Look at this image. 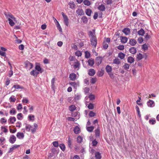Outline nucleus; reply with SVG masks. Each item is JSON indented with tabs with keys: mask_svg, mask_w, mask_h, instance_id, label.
I'll use <instances>...</instances> for the list:
<instances>
[{
	"mask_svg": "<svg viewBox=\"0 0 159 159\" xmlns=\"http://www.w3.org/2000/svg\"><path fill=\"white\" fill-rule=\"evenodd\" d=\"M4 14L7 19H8L9 25L11 26H14L15 23L13 22V20L15 21L16 18L12 14L9 12H5Z\"/></svg>",
	"mask_w": 159,
	"mask_h": 159,
	"instance_id": "f257e3e1",
	"label": "nucleus"
},
{
	"mask_svg": "<svg viewBox=\"0 0 159 159\" xmlns=\"http://www.w3.org/2000/svg\"><path fill=\"white\" fill-rule=\"evenodd\" d=\"M64 20V24L66 26H68L69 24V19L67 15H66L64 12H62L61 13Z\"/></svg>",
	"mask_w": 159,
	"mask_h": 159,
	"instance_id": "f03ea898",
	"label": "nucleus"
},
{
	"mask_svg": "<svg viewBox=\"0 0 159 159\" xmlns=\"http://www.w3.org/2000/svg\"><path fill=\"white\" fill-rule=\"evenodd\" d=\"M91 44L96 47L97 43V40L96 36H93L90 39Z\"/></svg>",
	"mask_w": 159,
	"mask_h": 159,
	"instance_id": "7ed1b4c3",
	"label": "nucleus"
},
{
	"mask_svg": "<svg viewBox=\"0 0 159 159\" xmlns=\"http://www.w3.org/2000/svg\"><path fill=\"white\" fill-rule=\"evenodd\" d=\"M16 140V138L14 135H11L9 139V142L11 144H13Z\"/></svg>",
	"mask_w": 159,
	"mask_h": 159,
	"instance_id": "20e7f679",
	"label": "nucleus"
},
{
	"mask_svg": "<svg viewBox=\"0 0 159 159\" xmlns=\"http://www.w3.org/2000/svg\"><path fill=\"white\" fill-rule=\"evenodd\" d=\"M122 32L125 34L126 35H129L130 33V30L128 28H125L122 30Z\"/></svg>",
	"mask_w": 159,
	"mask_h": 159,
	"instance_id": "39448f33",
	"label": "nucleus"
},
{
	"mask_svg": "<svg viewBox=\"0 0 159 159\" xmlns=\"http://www.w3.org/2000/svg\"><path fill=\"white\" fill-rule=\"evenodd\" d=\"M137 41L134 39H130L129 40V43L132 46H135L137 43Z\"/></svg>",
	"mask_w": 159,
	"mask_h": 159,
	"instance_id": "423d86ee",
	"label": "nucleus"
},
{
	"mask_svg": "<svg viewBox=\"0 0 159 159\" xmlns=\"http://www.w3.org/2000/svg\"><path fill=\"white\" fill-rule=\"evenodd\" d=\"M40 73L35 69L32 70L30 72V75L34 76H37Z\"/></svg>",
	"mask_w": 159,
	"mask_h": 159,
	"instance_id": "0eeeda50",
	"label": "nucleus"
},
{
	"mask_svg": "<svg viewBox=\"0 0 159 159\" xmlns=\"http://www.w3.org/2000/svg\"><path fill=\"white\" fill-rule=\"evenodd\" d=\"M121 42L122 43H126L128 41V38L125 36H121L120 37Z\"/></svg>",
	"mask_w": 159,
	"mask_h": 159,
	"instance_id": "6e6552de",
	"label": "nucleus"
},
{
	"mask_svg": "<svg viewBox=\"0 0 159 159\" xmlns=\"http://www.w3.org/2000/svg\"><path fill=\"white\" fill-rule=\"evenodd\" d=\"M76 78V75L74 73H71L69 75V78L72 80H75Z\"/></svg>",
	"mask_w": 159,
	"mask_h": 159,
	"instance_id": "1a4fd4ad",
	"label": "nucleus"
},
{
	"mask_svg": "<svg viewBox=\"0 0 159 159\" xmlns=\"http://www.w3.org/2000/svg\"><path fill=\"white\" fill-rule=\"evenodd\" d=\"M24 125H25V129L28 132L30 131L31 128H32V127L30 125L26 123H25L24 124Z\"/></svg>",
	"mask_w": 159,
	"mask_h": 159,
	"instance_id": "9d476101",
	"label": "nucleus"
},
{
	"mask_svg": "<svg viewBox=\"0 0 159 159\" xmlns=\"http://www.w3.org/2000/svg\"><path fill=\"white\" fill-rule=\"evenodd\" d=\"M19 146V145H18L16 144H15L13 145L10 148L8 152V153H9L11 152L14 149L18 148Z\"/></svg>",
	"mask_w": 159,
	"mask_h": 159,
	"instance_id": "9b49d317",
	"label": "nucleus"
},
{
	"mask_svg": "<svg viewBox=\"0 0 159 159\" xmlns=\"http://www.w3.org/2000/svg\"><path fill=\"white\" fill-rule=\"evenodd\" d=\"M35 69L40 73H42L43 72V70L40 67L39 65H36L35 66Z\"/></svg>",
	"mask_w": 159,
	"mask_h": 159,
	"instance_id": "f8f14e48",
	"label": "nucleus"
},
{
	"mask_svg": "<svg viewBox=\"0 0 159 159\" xmlns=\"http://www.w3.org/2000/svg\"><path fill=\"white\" fill-rule=\"evenodd\" d=\"M16 136L19 139H22L24 138V135L23 133L18 132L16 134Z\"/></svg>",
	"mask_w": 159,
	"mask_h": 159,
	"instance_id": "ddd939ff",
	"label": "nucleus"
},
{
	"mask_svg": "<svg viewBox=\"0 0 159 159\" xmlns=\"http://www.w3.org/2000/svg\"><path fill=\"white\" fill-rule=\"evenodd\" d=\"M129 51L131 54H135L137 52V49L135 47H132L129 48Z\"/></svg>",
	"mask_w": 159,
	"mask_h": 159,
	"instance_id": "4468645a",
	"label": "nucleus"
},
{
	"mask_svg": "<svg viewBox=\"0 0 159 159\" xmlns=\"http://www.w3.org/2000/svg\"><path fill=\"white\" fill-rule=\"evenodd\" d=\"M147 105L149 107H153L154 106V102L152 100H150L148 102Z\"/></svg>",
	"mask_w": 159,
	"mask_h": 159,
	"instance_id": "2eb2a0df",
	"label": "nucleus"
},
{
	"mask_svg": "<svg viewBox=\"0 0 159 159\" xmlns=\"http://www.w3.org/2000/svg\"><path fill=\"white\" fill-rule=\"evenodd\" d=\"M76 12L80 16H81L84 14V10L82 9H78L76 10Z\"/></svg>",
	"mask_w": 159,
	"mask_h": 159,
	"instance_id": "dca6fc26",
	"label": "nucleus"
},
{
	"mask_svg": "<svg viewBox=\"0 0 159 159\" xmlns=\"http://www.w3.org/2000/svg\"><path fill=\"white\" fill-rule=\"evenodd\" d=\"M128 62L130 64L133 63L134 61V58L131 56H129L128 57L127 59Z\"/></svg>",
	"mask_w": 159,
	"mask_h": 159,
	"instance_id": "f3484780",
	"label": "nucleus"
},
{
	"mask_svg": "<svg viewBox=\"0 0 159 159\" xmlns=\"http://www.w3.org/2000/svg\"><path fill=\"white\" fill-rule=\"evenodd\" d=\"M105 69L108 73L111 72L112 70V67L109 65H107L106 66Z\"/></svg>",
	"mask_w": 159,
	"mask_h": 159,
	"instance_id": "a211bd4d",
	"label": "nucleus"
},
{
	"mask_svg": "<svg viewBox=\"0 0 159 159\" xmlns=\"http://www.w3.org/2000/svg\"><path fill=\"white\" fill-rule=\"evenodd\" d=\"M95 157L96 159H101V153L98 152H96L95 153Z\"/></svg>",
	"mask_w": 159,
	"mask_h": 159,
	"instance_id": "6ab92c4d",
	"label": "nucleus"
},
{
	"mask_svg": "<svg viewBox=\"0 0 159 159\" xmlns=\"http://www.w3.org/2000/svg\"><path fill=\"white\" fill-rule=\"evenodd\" d=\"M95 73L94 70L93 69H90L89 70V74L91 76H93Z\"/></svg>",
	"mask_w": 159,
	"mask_h": 159,
	"instance_id": "aec40b11",
	"label": "nucleus"
},
{
	"mask_svg": "<svg viewBox=\"0 0 159 159\" xmlns=\"http://www.w3.org/2000/svg\"><path fill=\"white\" fill-rule=\"evenodd\" d=\"M98 9L101 11H104L105 10V6L103 4L99 5L98 7Z\"/></svg>",
	"mask_w": 159,
	"mask_h": 159,
	"instance_id": "412c9836",
	"label": "nucleus"
},
{
	"mask_svg": "<svg viewBox=\"0 0 159 159\" xmlns=\"http://www.w3.org/2000/svg\"><path fill=\"white\" fill-rule=\"evenodd\" d=\"M16 121V118L15 117H10L8 120V121H10V123L11 124H13Z\"/></svg>",
	"mask_w": 159,
	"mask_h": 159,
	"instance_id": "4be33fe9",
	"label": "nucleus"
},
{
	"mask_svg": "<svg viewBox=\"0 0 159 159\" xmlns=\"http://www.w3.org/2000/svg\"><path fill=\"white\" fill-rule=\"evenodd\" d=\"M70 84L76 89L77 87L79 86L78 84L75 82H71L70 83Z\"/></svg>",
	"mask_w": 159,
	"mask_h": 159,
	"instance_id": "5701e85b",
	"label": "nucleus"
},
{
	"mask_svg": "<svg viewBox=\"0 0 159 159\" xmlns=\"http://www.w3.org/2000/svg\"><path fill=\"white\" fill-rule=\"evenodd\" d=\"M74 132L75 134H78L80 133V129L78 126H76L74 129Z\"/></svg>",
	"mask_w": 159,
	"mask_h": 159,
	"instance_id": "b1692460",
	"label": "nucleus"
},
{
	"mask_svg": "<svg viewBox=\"0 0 159 159\" xmlns=\"http://www.w3.org/2000/svg\"><path fill=\"white\" fill-rule=\"evenodd\" d=\"M145 31L143 29L141 28L138 32V34L139 35L143 36L145 34Z\"/></svg>",
	"mask_w": 159,
	"mask_h": 159,
	"instance_id": "393cba45",
	"label": "nucleus"
},
{
	"mask_svg": "<svg viewBox=\"0 0 159 159\" xmlns=\"http://www.w3.org/2000/svg\"><path fill=\"white\" fill-rule=\"evenodd\" d=\"M120 63V61L119 59L116 58L113 60V64L119 65Z\"/></svg>",
	"mask_w": 159,
	"mask_h": 159,
	"instance_id": "a878e982",
	"label": "nucleus"
},
{
	"mask_svg": "<svg viewBox=\"0 0 159 159\" xmlns=\"http://www.w3.org/2000/svg\"><path fill=\"white\" fill-rule=\"evenodd\" d=\"M95 134L96 137H98L100 135V131L99 128H98L95 130Z\"/></svg>",
	"mask_w": 159,
	"mask_h": 159,
	"instance_id": "bb28decb",
	"label": "nucleus"
},
{
	"mask_svg": "<svg viewBox=\"0 0 159 159\" xmlns=\"http://www.w3.org/2000/svg\"><path fill=\"white\" fill-rule=\"evenodd\" d=\"M125 54L121 52L119 53L118 54V57H119L121 59H123L125 57Z\"/></svg>",
	"mask_w": 159,
	"mask_h": 159,
	"instance_id": "cd10ccee",
	"label": "nucleus"
},
{
	"mask_svg": "<svg viewBox=\"0 0 159 159\" xmlns=\"http://www.w3.org/2000/svg\"><path fill=\"white\" fill-rule=\"evenodd\" d=\"M25 66L27 67H28L30 69L32 68L33 66V65L32 63L29 62V61L25 63Z\"/></svg>",
	"mask_w": 159,
	"mask_h": 159,
	"instance_id": "c85d7f7f",
	"label": "nucleus"
},
{
	"mask_svg": "<svg viewBox=\"0 0 159 159\" xmlns=\"http://www.w3.org/2000/svg\"><path fill=\"white\" fill-rule=\"evenodd\" d=\"M88 62L89 65L91 66H93L94 63V60L92 59H89Z\"/></svg>",
	"mask_w": 159,
	"mask_h": 159,
	"instance_id": "c756f323",
	"label": "nucleus"
},
{
	"mask_svg": "<svg viewBox=\"0 0 159 159\" xmlns=\"http://www.w3.org/2000/svg\"><path fill=\"white\" fill-rule=\"evenodd\" d=\"M68 145L69 147L70 148H72V140L70 138H69L68 141Z\"/></svg>",
	"mask_w": 159,
	"mask_h": 159,
	"instance_id": "7c9ffc66",
	"label": "nucleus"
},
{
	"mask_svg": "<svg viewBox=\"0 0 159 159\" xmlns=\"http://www.w3.org/2000/svg\"><path fill=\"white\" fill-rule=\"evenodd\" d=\"M55 81V79L54 78H52L51 80V86L53 90H54L55 89V84L54 83Z\"/></svg>",
	"mask_w": 159,
	"mask_h": 159,
	"instance_id": "2f4dec72",
	"label": "nucleus"
},
{
	"mask_svg": "<svg viewBox=\"0 0 159 159\" xmlns=\"http://www.w3.org/2000/svg\"><path fill=\"white\" fill-rule=\"evenodd\" d=\"M104 74V70H99L97 73V75L99 76H102Z\"/></svg>",
	"mask_w": 159,
	"mask_h": 159,
	"instance_id": "473e14b6",
	"label": "nucleus"
},
{
	"mask_svg": "<svg viewBox=\"0 0 159 159\" xmlns=\"http://www.w3.org/2000/svg\"><path fill=\"white\" fill-rule=\"evenodd\" d=\"M86 14L88 16H90L92 13V11L90 9H87L85 11Z\"/></svg>",
	"mask_w": 159,
	"mask_h": 159,
	"instance_id": "72a5a7b5",
	"label": "nucleus"
},
{
	"mask_svg": "<svg viewBox=\"0 0 159 159\" xmlns=\"http://www.w3.org/2000/svg\"><path fill=\"white\" fill-rule=\"evenodd\" d=\"M76 107L75 105H71L69 106V110L71 111H73L76 109Z\"/></svg>",
	"mask_w": 159,
	"mask_h": 159,
	"instance_id": "f704fd0d",
	"label": "nucleus"
},
{
	"mask_svg": "<svg viewBox=\"0 0 159 159\" xmlns=\"http://www.w3.org/2000/svg\"><path fill=\"white\" fill-rule=\"evenodd\" d=\"M83 3L87 6H89L91 4L89 0H84L83 1Z\"/></svg>",
	"mask_w": 159,
	"mask_h": 159,
	"instance_id": "c9c22d12",
	"label": "nucleus"
},
{
	"mask_svg": "<svg viewBox=\"0 0 159 159\" xmlns=\"http://www.w3.org/2000/svg\"><path fill=\"white\" fill-rule=\"evenodd\" d=\"M69 5L70 6L69 7L71 9H73L75 6L74 2L72 1L70 2L69 3Z\"/></svg>",
	"mask_w": 159,
	"mask_h": 159,
	"instance_id": "e433bc0d",
	"label": "nucleus"
},
{
	"mask_svg": "<svg viewBox=\"0 0 159 159\" xmlns=\"http://www.w3.org/2000/svg\"><path fill=\"white\" fill-rule=\"evenodd\" d=\"M81 20L84 23H87L88 21L87 17L85 16H84L82 17L81 18Z\"/></svg>",
	"mask_w": 159,
	"mask_h": 159,
	"instance_id": "4c0bfd02",
	"label": "nucleus"
},
{
	"mask_svg": "<svg viewBox=\"0 0 159 159\" xmlns=\"http://www.w3.org/2000/svg\"><path fill=\"white\" fill-rule=\"evenodd\" d=\"M123 66L125 70H128V69H129L130 65L127 63H125V64Z\"/></svg>",
	"mask_w": 159,
	"mask_h": 159,
	"instance_id": "58836bf2",
	"label": "nucleus"
},
{
	"mask_svg": "<svg viewBox=\"0 0 159 159\" xmlns=\"http://www.w3.org/2000/svg\"><path fill=\"white\" fill-rule=\"evenodd\" d=\"M80 65V63L78 61H77L76 62H75V65L74 66L75 68L76 69L78 68V69L79 68Z\"/></svg>",
	"mask_w": 159,
	"mask_h": 159,
	"instance_id": "ea45409f",
	"label": "nucleus"
},
{
	"mask_svg": "<svg viewBox=\"0 0 159 159\" xmlns=\"http://www.w3.org/2000/svg\"><path fill=\"white\" fill-rule=\"evenodd\" d=\"M96 60L98 64H100L102 62V59L100 57H98L96 58Z\"/></svg>",
	"mask_w": 159,
	"mask_h": 159,
	"instance_id": "a19ab883",
	"label": "nucleus"
},
{
	"mask_svg": "<svg viewBox=\"0 0 159 159\" xmlns=\"http://www.w3.org/2000/svg\"><path fill=\"white\" fill-rule=\"evenodd\" d=\"M86 129L89 132H91L93 130L94 127L92 126L88 127H87Z\"/></svg>",
	"mask_w": 159,
	"mask_h": 159,
	"instance_id": "79ce46f5",
	"label": "nucleus"
},
{
	"mask_svg": "<svg viewBox=\"0 0 159 159\" xmlns=\"http://www.w3.org/2000/svg\"><path fill=\"white\" fill-rule=\"evenodd\" d=\"M12 88H14L15 89H23V87L18 85H14L12 87Z\"/></svg>",
	"mask_w": 159,
	"mask_h": 159,
	"instance_id": "37998d69",
	"label": "nucleus"
},
{
	"mask_svg": "<svg viewBox=\"0 0 159 159\" xmlns=\"http://www.w3.org/2000/svg\"><path fill=\"white\" fill-rule=\"evenodd\" d=\"M82 54V52L79 50L77 51L76 52H75V55L78 56V57H80L81 56Z\"/></svg>",
	"mask_w": 159,
	"mask_h": 159,
	"instance_id": "c03bdc74",
	"label": "nucleus"
},
{
	"mask_svg": "<svg viewBox=\"0 0 159 159\" xmlns=\"http://www.w3.org/2000/svg\"><path fill=\"white\" fill-rule=\"evenodd\" d=\"M59 147L62 151H64L65 150V146L63 143L60 144Z\"/></svg>",
	"mask_w": 159,
	"mask_h": 159,
	"instance_id": "a18cd8bd",
	"label": "nucleus"
},
{
	"mask_svg": "<svg viewBox=\"0 0 159 159\" xmlns=\"http://www.w3.org/2000/svg\"><path fill=\"white\" fill-rule=\"evenodd\" d=\"M143 55L140 53H139L137 55V59L138 60H141L143 58Z\"/></svg>",
	"mask_w": 159,
	"mask_h": 159,
	"instance_id": "49530a36",
	"label": "nucleus"
},
{
	"mask_svg": "<svg viewBox=\"0 0 159 159\" xmlns=\"http://www.w3.org/2000/svg\"><path fill=\"white\" fill-rule=\"evenodd\" d=\"M83 140L82 138L80 136H79L77 138V142L79 143H81Z\"/></svg>",
	"mask_w": 159,
	"mask_h": 159,
	"instance_id": "de8ad7c7",
	"label": "nucleus"
},
{
	"mask_svg": "<svg viewBox=\"0 0 159 159\" xmlns=\"http://www.w3.org/2000/svg\"><path fill=\"white\" fill-rule=\"evenodd\" d=\"M14 96H11L9 98V100L10 102H15L16 100V98L14 97Z\"/></svg>",
	"mask_w": 159,
	"mask_h": 159,
	"instance_id": "09e8293b",
	"label": "nucleus"
},
{
	"mask_svg": "<svg viewBox=\"0 0 159 159\" xmlns=\"http://www.w3.org/2000/svg\"><path fill=\"white\" fill-rule=\"evenodd\" d=\"M6 127H7V126H2L1 127V129H2V131L4 133H7L8 132V130Z\"/></svg>",
	"mask_w": 159,
	"mask_h": 159,
	"instance_id": "8fccbe9b",
	"label": "nucleus"
},
{
	"mask_svg": "<svg viewBox=\"0 0 159 159\" xmlns=\"http://www.w3.org/2000/svg\"><path fill=\"white\" fill-rule=\"evenodd\" d=\"M85 57L88 58H89L90 56V53L88 51H86L85 52Z\"/></svg>",
	"mask_w": 159,
	"mask_h": 159,
	"instance_id": "3c124183",
	"label": "nucleus"
},
{
	"mask_svg": "<svg viewBox=\"0 0 159 159\" xmlns=\"http://www.w3.org/2000/svg\"><path fill=\"white\" fill-rule=\"evenodd\" d=\"M117 48L120 50H122L124 49V46L123 45H119L117 47Z\"/></svg>",
	"mask_w": 159,
	"mask_h": 159,
	"instance_id": "603ef678",
	"label": "nucleus"
},
{
	"mask_svg": "<svg viewBox=\"0 0 159 159\" xmlns=\"http://www.w3.org/2000/svg\"><path fill=\"white\" fill-rule=\"evenodd\" d=\"M88 108L89 109L92 110L94 108V105L93 104L91 103H90L88 106Z\"/></svg>",
	"mask_w": 159,
	"mask_h": 159,
	"instance_id": "864d4df0",
	"label": "nucleus"
},
{
	"mask_svg": "<svg viewBox=\"0 0 159 159\" xmlns=\"http://www.w3.org/2000/svg\"><path fill=\"white\" fill-rule=\"evenodd\" d=\"M98 143V142L96 139L93 140L92 143V145L93 146H96Z\"/></svg>",
	"mask_w": 159,
	"mask_h": 159,
	"instance_id": "5fc2aeb1",
	"label": "nucleus"
},
{
	"mask_svg": "<svg viewBox=\"0 0 159 159\" xmlns=\"http://www.w3.org/2000/svg\"><path fill=\"white\" fill-rule=\"evenodd\" d=\"M16 112V111L14 108H12L11 110L10 111V114H13L14 115L15 114Z\"/></svg>",
	"mask_w": 159,
	"mask_h": 159,
	"instance_id": "6e6d98bb",
	"label": "nucleus"
},
{
	"mask_svg": "<svg viewBox=\"0 0 159 159\" xmlns=\"http://www.w3.org/2000/svg\"><path fill=\"white\" fill-rule=\"evenodd\" d=\"M0 122L2 124H3L6 123L7 122V120L4 118H2L0 119Z\"/></svg>",
	"mask_w": 159,
	"mask_h": 159,
	"instance_id": "4d7b16f0",
	"label": "nucleus"
},
{
	"mask_svg": "<svg viewBox=\"0 0 159 159\" xmlns=\"http://www.w3.org/2000/svg\"><path fill=\"white\" fill-rule=\"evenodd\" d=\"M22 117V114L21 113H19L17 115V118L18 120H21Z\"/></svg>",
	"mask_w": 159,
	"mask_h": 159,
	"instance_id": "13d9d810",
	"label": "nucleus"
},
{
	"mask_svg": "<svg viewBox=\"0 0 159 159\" xmlns=\"http://www.w3.org/2000/svg\"><path fill=\"white\" fill-rule=\"evenodd\" d=\"M149 123L152 125L154 124L156 122V121L155 119H150L149 121Z\"/></svg>",
	"mask_w": 159,
	"mask_h": 159,
	"instance_id": "bf43d9fd",
	"label": "nucleus"
},
{
	"mask_svg": "<svg viewBox=\"0 0 159 159\" xmlns=\"http://www.w3.org/2000/svg\"><path fill=\"white\" fill-rule=\"evenodd\" d=\"M53 145L55 147H57L59 146L58 141H55L52 143Z\"/></svg>",
	"mask_w": 159,
	"mask_h": 159,
	"instance_id": "052dcab7",
	"label": "nucleus"
},
{
	"mask_svg": "<svg viewBox=\"0 0 159 159\" xmlns=\"http://www.w3.org/2000/svg\"><path fill=\"white\" fill-rule=\"evenodd\" d=\"M29 102V101L26 98H24L22 100V103L25 104V103H27Z\"/></svg>",
	"mask_w": 159,
	"mask_h": 159,
	"instance_id": "680f3d73",
	"label": "nucleus"
},
{
	"mask_svg": "<svg viewBox=\"0 0 159 159\" xmlns=\"http://www.w3.org/2000/svg\"><path fill=\"white\" fill-rule=\"evenodd\" d=\"M138 41L139 43H141L143 41V39L142 37H139L138 39Z\"/></svg>",
	"mask_w": 159,
	"mask_h": 159,
	"instance_id": "e2e57ef3",
	"label": "nucleus"
},
{
	"mask_svg": "<svg viewBox=\"0 0 159 159\" xmlns=\"http://www.w3.org/2000/svg\"><path fill=\"white\" fill-rule=\"evenodd\" d=\"M106 2L107 5H110L112 3V0H106Z\"/></svg>",
	"mask_w": 159,
	"mask_h": 159,
	"instance_id": "0e129e2a",
	"label": "nucleus"
},
{
	"mask_svg": "<svg viewBox=\"0 0 159 159\" xmlns=\"http://www.w3.org/2000/svg\"><path fill=\"white\" fill-rule=\"evenodd\" d=\"M95 116V113L93 112L92 111H91L89 113V116L91 117H93Z\"/></svg>",
	"mask_w": 159,
	"mask_h": 159,
	"instance_id": "69168bd1",
	"label": "nucleus"
},
{
	"mask_svg": "<svg viewBox=\"0 0 159 159\" xmlns=\"http://www.w3.org/2000/svg\"><path fill=\"white\" fill-rule=\"evenodd\" d=\"M17 110H19L22 108V105L21 104H19L17 107Z\"/></svg>",
	"mask_w": 159,
	"mask_h": 159,
	"instance_id": "338daca9",
	"label": "nucleus"
},
{
	"mask_svg": "<svg viewBox=\"0 0 159 159\" xmlns=\"http://www.w3.org/2000/svg\"><path fill=\"white\" fill-rule=\"evenodd\" d=\"M80 95H75L74 98V99L75 101L78 100L80 99Z\"/></svg>",
	"mask_w": 159,
	"mask_h": 159,
	"instance_id": "774afa93",
	"label": "nucleus"
}]
</instances>
